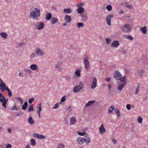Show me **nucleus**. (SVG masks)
Wrapping results in <instances>:
<instances>
[{"mask_svg": "<svg viewBox=\"0 0 148 148\" xmlns=\"http://www.w3.org/2000/svg\"><path fill=\"white\" fill-rule=\"evenodd\" d=\"M85 138H82L80 136L78 137L77 139V143L80 145H82L86 143V144L90 143L91 142V139L89 136L87 134L85 136Z\"/></svg>", "mask_w": 148, "mask_h": 148, "instance_id": "nucleus-1", "label": "nucleus"}, {"mask_svg": "<svg viewBox=\"0 0 148 148\" xmlns=\"http://www.w3.org/2000/svg\"><path fill=\"white\" fill-rule=\"evenodd\" d=\"M40 15V9L35 8L30 12V16L34 19L36 20L39 17Z\"/></svg>", "mask_w": 148, "mask_h": 148, "instance_id": "nucleus-2", "label": "nucleus"}, {"mask_svg": "<svg viewBox=\"0 0 148 148\" xmlns=\"http://www.w3.org/2000/svg\"><path fill=\"white\" fill-rule=\"evenodd\" d=\"M0 90L1 91L6 90L8 96L11 97L12 96V93L8 87L3 82V81L0 79Z\"/></svg>", "mask_w": 148, "mask_h": 148, "instance_id": "nucleus-3", "label": "nucleus"}, {"mask_svg": "<svg viewBox=\"0 0 148 148\" xmlns=\"http://www.w3.org/2000/svg\"><path fill=\"white\" fill-rule=\"evenodd\" d=\"M8 100L2 93L0 92V102L2 103V106L5 108H6V105Z\"/></svg>", "mask_w": 148, "mask_h": 148, "instance_id": "nucleus-4", "label": "nucleus"}, {"mask_svg": "<svg viewBox=\"0 0 148 148\" xmlns=\"http://www.w3.org/2000/svg\"><path fill=\"white\" fill-rule=\"evenodd\" d=\"M89 56L87 54H85L83 58V61L85 68L86 69H88L90 67V62L88 60Z\"/></svg>", "mask_w": 148, "mask_h": 148, "instance_id": "nucleus-5", "label": "nucleus"}, {"mask_svg": "<svg viewBox=\"0 0 148 148\" xmlns=\"http://www.w3.org/2000/svg\"><path fill=\"white\" fill-rule=\"evenodd\" d=\"M122 31L124 32H129L132 30V28L130 25L125 24L121 27Z\"/></svg>", "mask_w": 148, "mask_h": 148, "instance_id": "nucleus-6", "label": "nucleus"}, {"mask_svg": "<svg viewBox=\"0 0 148 148\" xmlns=\"http://www.w3.org/2000/svg\"><path fill=\"white\" fill-rule=\"evenodd\" d=\"M34 27L38 30H40L43 29L44 27V24L42 22H37L34 24Z\"/></svg>", "mask_w": 148, "mask_h": 148, "instance_id": "nucleus-7", "label": "nucleus"}, {"mask_svg": "<svg viewBox=\"0 0 148 148\" xmlns=\"http://www.w3.org/2000/svg\"><path fill=\"white\" fill-rule=\"evenodd\" d=\"M35 53L37 56H43L44 55V51L39 48L36 49Z\"/></svg>", "mask_w": 148, "mask_h": 148, "instance_id": "nucleus-8", "label": "nucleus"}, {"mask_svg": "<svg viewBox=\"0 0 148 148\" xmlns=\"http://www.w3.org/2000/svg\"><path fill=\"white\" fill-rule=\"evenodd\" d=\"M114 17L113 14H110L107 16L106 18V21L107 24L109 26L111 25V18Z\"/></svg>", "mask_w": 148, "mask_h": 148, "instance_id": "nucleus-9", "label": "nucleus"}, {"mask_svg": "<svg viewBox=\"0 0 148 148\" xmlns=\"http://www.w3.org/2000/svg\"><path fill=\"white\" fill-rule=\"evenodd\" d=\"M122 77L121 73L118 71H116L114 73V77L116 79L119 80Z\"/></svg>", "mask_w": 148, "mask_h": 148, "instance_id": "nucleus-10", "label": "nucleus"}, {"mask_svg": "<svg viewBox=\"0 0 148 148\" xmlns=\"http://www.w3.org/2000/svg\"><path fill=\"white\" fill-rule=\"evenodd\" d=\"M97 86V79L96 77H94L93 79L92 83L91 88L92 89L95 88Z\"/></svg>", "mask_w": 148, "mask_h": 148, "instance_id": "nucleus-11", "label": "nucleus"}, {"mask_svg": "<svg viewBox=\"0 0 148 148\" xmlns=\"http://www.w3.org/2000/svg\"><path fill=\"white\" fill-rule=\"evenodd\" d=\"M119 41L117 40H114L112 43L111 46L113 48H117L119 45Z\"/></svg>", "mask_w": 148, "mask_h": 148, "instance_id": "nucleus-12", "label": "nucleus"}, {"mask_svg": "<svg viewBox=\"0 0 148 148\" xmlns=\"http://www.w3.org/2000/svg\"><path fill=\"white\" fill-rule=\"evenodd\" d=\"M33 136L34 137L38 139H45V136L42 135H39L38 133H34L33 134Z\"/></svg>", "mask_w": 148, "mask_h": 148, "instance_id": "nucleus-13", "label": "nucleus"}, {"mask_svg": "<svg viewBox=\"0 0 148 148\" xmlns=\"http://www.w3.org/2000/svg\"><path fill=\"white\" fill-rule=\"evenodd\" d=\"M126 84V83L125 82L119 84L117 87L118 90L119 91H121Z\"/></svg>", "mask_w": 148, "mask_h": 148, "instance_id": "nucleus-14", "label": "nucleus"}, {"mask_svg": "<svg viewBox=\"0 0 148 148\" xmlns=\"http://www.w3.org/2000/svg\"><path fill=\"white\" fill-rule=\"evenodd\" d=\"M62 63L61 62H58L56 64L55 68L58 71H60L62 69Z\"/></svg>", "mask_w": 148, "mask_h": 148, "instance_id": "nucleus-15", "label": "nucleus"}, {"mask_svg": "<svg viewBox=\"0 0 148 148\" xmlns=\"http://www.w3.org/2000/svg\"><path fill=\"white\" fill-rule=\"evenodd\" d=\"M64 20L68 23H70L71 21V17L68 15H66L65 16Z\"/></svg>", "mask_w": 148, "mask_h": 148, "instance_id": "nucleus-16", "label": "nucleus"}, {"mask_svg": "<svg viewBox=\"0 0 148 148\" xmlns=\"http://www.w3.org/2000/svg\"><path fill=\"white\" fill-rule=\"evenodd\" d=\"M41 105L42 103H40L38 104V106L37 107V108L38 109V116L39 118H40L41 116L40 115V111H41Z\"/></svg>", "mask_w": 148, "mask_h": 148, "instance_id": "nucleus-17", "label": "nucleus"}, {"mask_svg": "<svg viewBox=\"0 0 148 148\" xmlns=\"http://www.w3.org/2000/svg\"><path fill=\"white\" fill-rule=\"evenodd\" d=\"M100 132L101 134H102L106 132V129L104 128L103 124H101L99 128Z\"/></svg>", "mask_w": 148, "mask_h": 148, "instance_id": "nucleus-18", "label": "nucleus"}, {"mask_svg": "<svg viewBox=\"0 0 148 148\" xmlns=\"http://www.w3.org/2000/svg\"><path fill=\"white\" fill-rule=\"evenodd\" d=\"M30 69L33 71L36 70L38 69V67L36 64H32L29 66Z\"/></svg>", "mask_w": 148, "mask_h": 148, "instance_id": "nucleus-19", "label": "nucleus"}, {"mask_svg": "<svg viewBox=\"0 0 148 148\" xmlns=\"http://www.w3.org/2000/svg\"><path fill=\"white\" fill-rule=\"evenodd\" d=\"M70 124L71 125H74L76 122V120L75 118L74 117H72L71 118L70 120Z\"/></svg>", "mask_w": 148, "mask_h": 148, "instance_id": "nucleus-20", "label": "nucleus"}, {"mask_svg": "<svg viewBox=\"0 0 148 148\" xmlns=\"http://www.w3.org/2000/svg\"><path fill=\"white\" fill-rule=\"evenodd\" d=\"M58 21V19L56 17H53L51 19V23L52 24H54Z\"/></svg>", "mask_w": 148, "mask_h": 148, "instance_id": "nucleus-21", "label": "nucleus"}, {"mask_svg": "<svg viewBox=\"0 0 148 148\" xmlns=\"http://www.w3.org/2000/svg\"><path fill=\"white\" fill-rule=\"evenodd\" d=\"M77 12L80 14H82L84 11V9L83 8H78L77 9Z\"/></svg>", "mask_w": 148, "mask_h": 148, "instance_id": "nucleus-22", "label": "nucleus"}, {"mask_svg": "<svg viewBox=\"0 0 148 148\" xmlns=\"http://www.w3.org/2000/svg\"><path fill=\"white\" fill-rule=\"evenodd\" d=\"M95 102V101L94 100L90 101H88V103H87L85 104V107L86 108L88 106H90L93 103Z\"/></svg>", "mask_w": 148, "mask_h": 148, "instance_id": "nucleus-23", "label": "nucleus"}, {"mask_svg": "<svg viewBox=\"0 0 148 148\" xmlns=\"http://www.w3.org/2000/svg\"><path fill=\"white\" fill-rule=\"evenodd\" d=\"M81 89L78 86H77L74 88L73 91L74 92L76 93L79 92Z\"/></svg>", "mask_w": 148, "mask_h": 148, "instance_id": "nucleus-24", "label": "nucleus"}, {"mask_svg": "<svg viewBox=\"0 0 148 148\" xmlns=\"http://www.w3.org/2000/svg\"><path fill=\"white\" fill-rule=\"evenodd\" d=\"M80 73V71L79 69H76V71L75 72V75L78 77H79L81 76Z\"/></svg>", "mask_w": 148, "mask_h": 148, "instance_id": "nucleus-25", "label": "nucleus"}, {"mask_svg": "<svg viewBox=\"0 0 148 148\" xmlns=\"http://www.w3.org/2000/svg\"><path fill=\"white\" fill-rule=\"evenodd\" d=\"M141 31L142 33L144 34H146L147 33V27L146 26H144L141 29Z\"/></svg>", "mask_w": 148, "mask_h": 148, "instance_id": "nucleus-26", "label": "nucleus"}, {"mask_svg": "<svg viewBox=\"0 0 148 148\" xmlns=\"http://www.w3.org/2000/svg\"><path fill=\"white\" fill-rule=\"evenodd\" d=\"M52 17V15L50 13H48L47 14L46 16V19L47 20H49L51 19Z\"/></svg>", "mask_w": 148, "mask_h": 148, "instance_id": "nucleus-27", "label": "nucleus"}, {"mask_svg": "<svg viewBox=\"0 0 148 148\" xmlns=\"http://www.w3.org/2000/svg\"><path fill=\"white\" fill-rule=\"evenodd\" d=\"M0 35L4 38H6L8 36L7 34L5 32L0 33Z\"/></svg>", "mask_w": 148, "mask_h": 148, "instance_id": "nucleus-28", "label": "nucleus"}, {"mask_svg": "<svg viewBox=\"0 0 148 148\" xmlns=\"http://www.w3.org/2000/svg\"><path fill=\"white\" fill-rule=\"evenodd\" d=\"M28 106V103L27 101H25L24 103V104L22 106V109L24 110H25L27 108Z\"/></svg>", "mask_w": 148, "mask_h": 148, "instance_id": "nucleus-29", "label": "nucleus"}, {"mask_svg": "<svg viewBox=\"0 0 148 148\" xmlns=\"http://www.w3.org/2000/svg\"><path fill=\"white\" fill-rule=\"evenodd\" d=\"M78 86L79 88L81 89L84 88V84L82 81H80L79 82V85Z\"/></svg>", "mask_w": 148, "mask_h": 148, "instance_id": "nucleus-30", "label": "nucleus"}, {"mask_svg": "<svg viewBox=\"0 0 148 148\" xmlns=\"http://www.w3.org/2000/svg\"><path fill=\"white\" fill-rule=\"evenodd\" d=\"M114 107L113 105L112 106L110 107L108 109V113L110 114L112 112V111L114 110Z\"/></svg>", "mask_w": 148, "mask_h": 148, "instance_id": "nucleus-31", "label": "nucleus"}, {"mask_svg": "<svg viewBox=\"0 0 148 148\" xmlns=\"http://www.w3.org/2000/svg\"><path fill=\"white\" fill-rule=\"evenodd\" d=\"M28 121L29 123L31 125L34 124V120L32 119L31 117H30L28 120Z\"/></svg>", "mask_w": 148, "mask_h": 148, "instance_id": "nucleus-32", "label": "nucleus"}, {"mask_svg": "<svg viewBox=\"0 0 148 148\" xmlns=\"http://www.w3.org/2000/svg\"><path fill=\"white\" fill-rule=\"evenodd\" d=\"M34 110V109L33 108V104H32L29 107L28 109V111L29 112H30L32 111H33Z\"/></svg>", "mask_w": 148, "mask_h": 148, "instance_id": "nucleus-33", "label": "nucleus"}, {"mask_svg": "<svg viewBox=\"0 0 148 148\" xmlns=\"http://www.w3.org/2000/svg\"><path fill=\"white\" fill-rule=\"evenodd\" d=\"M63 11L64 12L68 13H70L71 12V10L70 8L64 9Z\"/></svg>", "mask_w": 148, "mask_h": 148, "instance_id": "nucleus-34", "label": "nucleus"}, {"mask_svg": "<svg viewBox=\"0 0 148 148\" xmlns=\"http://www.w3.org/2000/svg\"><path fill=\"white\" fill-rule=\"evenodd\" d=\"M119 80H120L121 82H123V83L125 82L126 84L127 83L126 79L125 76H123L122 77H121V79H119Z\"/></svg>", "mask_w": 148, "mask_h": 148, "instance_id": "nucleus-35", "label": "nucleus"}, {"mask_svg": "<svg viewBox=\"0 0 148 148\" xmlns=\"http://www.w3.org/2000/svg\"><path fill=\"white\" fill-rule=\"evenodd\" d=\"M83 5L84 3L82 2L78 3L77 4V6L78 8H82V7L83 6Z\"/></svg>", "mask_w": 148, "mask_h": 148, "instance_id": "nucleus-36", "label": "nucleus"}, {"mask_svg": "<svg viewBox=\"0 0 148 148\" xmlns=\"http://www.w3.org/2000/svg\"><path fill=\"white\" fill-rule=\"evenodd\" d=\"M31 145L34 146L36 145V142L35 140L33 139H32L31 140Z\"/></svg>", "mask_w": 148, "mask_h": 148, "instance_id": "nucleus-37", "label": "nucleus"}, {"mask_svg": "<svg viewBox=\"0 0 148 148\" xmlns=\"http://www.w3.org/2000/svg\"><path fill=\"white\" fill-rule=\"evenodd\" d=\"M77 26L78 28L81 27H83L84 26V24L82 23H77Z\"/></svg>", "mask_w": 148, "mask_h": 148, "instance_id": "nucleus-38", "label": "nucleus"}, {"mask_svg": "<svg viewBox=\"0 0 148 148\" xmlns=\"http://www.w3.org/2000/svg\"><path fill=\"white\" fill-rule=\"evenodd\" d=\"M65 147V145L64 144L60 143L58 145L57 148H63Z\"/></svg>", "mask_w": 148, "mask_h": 148, "instance_id": "nucleus-39", "label": "nucleus"}, {"mask_svg": "<svg viewBox=\"0 0 148 148\" xmlns=\"http://www.w3.org/2000/svg\"><path fill=\"white\" fill-rule=\"evenodd\" d=\"M106 43L108 45L111 42V39L110 38H106Z\"/></svg>", "mask_w": 148, "mask_h": 148, "instance_id": "nucleus-40", "label": "nucleus"}, {"mask_svg": "<svg viewBox=\"0 0 148 148\" xmlns=\"http://www.w3.org/2000/svg\"><path fill=\"white\" fill-rule=\"evenodd\" d=\"M140 86L139 84H138L136 88V89L135 93L136 94H137L139 92V88Z\"/></svg>", "mask_w": 148, "mask_h": 148, "instance_id": "nucleus-41", "label": "nucleus"}, {"mask_svg": "<svg viewBox=\"0 0 148 148\" xmlns=\"http://www.w3.org/2000/svg\"><path fill=\"white\" fill-rule=\"evenodd\" d=\"M106 9L108 11H110L112 9V7L110 5H108L106 7Z\"/></svg>", "mask_w": 148, "mask_h": 148, "instance_id": "nucleus-42", "label": "nucleus"}, {"mask_svg": "<svg viewBox=\"0 0 148 148\" xmlns=\"http://www.w3.org/2000/svg\"><path fill=\"white\" fill-rule=\"evenodd\" d=\"M81 16L83 18H86L87 16V14L86 13L82 14H81Z\"/></svg>", "mask_w": 148, "mask_h": 148, "instance_id": "nucleus-43", "label": "nucleus"}, {"mask_svg": "<svg viewBox=\"0 0 148 148\" xmlns=\"http://www.w3.org/2000/svg\"><path fill=\"white\" fill-rule=\"evenodd\" d=\"M77 133L79 135L81 136L84 135L86 134V132H85L81 133L79 132H77Z\"/></svg>", "mask_w": 148, "mask_h": 148, "instance_id": "nucleus-44", "label": "nucleus"}, {"mask_svg": "<svg viewBox=\"0 0 148 148\" xmlns=\"http://www.w3.org/2000/svg\"><path fill=\"white\" fill-rule=\"evenodd\" d=\"M66 99V96H63L62 98H61V102H64Z\"/></svg>", "mask_w": 148, "mask_h": 148, "instance_id": "nucleus-45", "label": "nucleus"}, {"mask_svg": "<svg viewBox=\"0 0 148 148\" xmlns=\"http://www.w3.org/2000/svg\"><path fill=\"white\" fill-rule=\"evenodd\" d=\"M59 107V104L58 103H56L54 106L53 108V109H57Z\"/></svg>", "mask_w": 148, "mask_h": 148, "instance_id": "nucleus-46", "label": "nucleus"}, {"mask_svg": "<svg viewBox=\"0 0 148 148\" xmlns=\"http://www.w3.org/2000/svg\"><path fill=\"white\" fill-rule=\"evenodd\" d=\"M138 123H141L142 122V118L141 117H139L138 118Z\"/></svg>", "mask_w": 148, "mask_h": 148, "instance_id": "nucleus-47", "label": "nucleus"}, {"mask_svg": "<svg viewBox=\"0 0 148 148\" xmlns=\"http://www.w3.org/2000/svg\"><path fill=\"white\" fill-rule=\"evenodd\" d=\"M127 38L130 40H132L133 38L130 35H127L126 36Z\"/></svg>", "mask_w": 148, "mask_h": 148, "instance_id": "nucleus-48", "label": "nucleus"}, {"mask_svg": "<svg viewBox=\"0 0 148 148\" xmlns=\"http://www.w3.org/2000/svg\"><path fill=\"white\" fill-rule=\"evenodd\" d=\"M16 99L17 100L19 101L22 104L23 102V100L21 99L19 97H18L16 98Z\"/></svg>", "mask_w": 148, "mask_h": 148, "instance_id": "nucleus-49", "label": "nucleus"}, {"mask_svg": "<svg viewBox=\"0 0 148 148\" xmlns=\"http://www.w3.org/2000/svg\"><path fill=\"white\" fill-rule=\"evenodd\" d=\"M126 7L128 9H133V7L132 5H126Z\"/></svg>", "mask_w": 148, "mask_h": 148, "instance_id": "nucleus-50", "label": "nucleus"}, {"mask_svg": "<svg viewBox=\"0 0 148 148\" xmlns=\"http://www.w3.org/2000/svg\"><path fill=\"white\" fill-rule=\"evenodd\" d=\"M34 100V99L33 98H32L29 99L28 101V102L29 103H32Z\"/></svg>", "mask_w": 148, "mask_h": 148, "instance_id": "nucleus-51", "label": "nucleus"}, {"mask_svg": "<svg viewBox=\"0 0 148 148\" xmlns=\"http://www.w3.org/2000/svg\"><path fill=\"white\" fill-rule=\"evenodd\" d=\"M143 73V70L141 69L139 71L138 74L140 75H141Z\"/></svg>", "mask_w": 148, "mask_h": 148, "instance_id": "nucleus-52", "label": "nucleus"}, {"mask_svg": "<svg viewBox=\"0 0 148 148\" xmlns=\"http://www.w3.org/2000/svg\"><path fill=\"white\" fill-rule=\"evenodd\" d=\"M25 71L26 72H27L28 73H32V71L31 70L29 69H25Z\"/></svg>", "mask_w": 148, "mask_h": 148, "instance_id": "nucleus-53", "label": "nucleus"}, {"mask_svg": "<svg viewBox=\"0 0 148 148\" xmlns=\"http://www.w3.org/2000/svg\"><path fill=\"white\" fill-rule=\"evenodd\" d=\"M126 107L127 109L128 110H130V108H131L130 105L129 104H127L126 105Z\"/></svg>", "mask_w": 148, "mask_h": 148, "instance_id": "nucleus-54", "label": "nucleus"}, {"mask_svg": "<svg viewBox=\"0 0 148 148\" xmlns=\"http://www.w3.org/2000/svg\"><path fill=\"white\" fill-rule=\"evenodd\" d=\"M36 54L34 53H32L31 54L30 57L32 58H34L36 56Z\"/></svg>", "mask_w": 148, "mask_h": 148, "instance_id": "nucleus-55", "label": "nucleus"}, {"mask_svg": "<svg viewBox=\"0 0 148 148\" xmlns=\"http://www.w3.org/2000/svg\"><path fill=\"white\" fill-rule=\"evenodd\" d=\"M19 75L21 77H23L24 76V75L23 74V73L21 72H19Z\"/></svg>", "mask_w": 148, "mask_h": 148, "instance_id": "nucleus-56", "label": "nucleus"}, {"mask_svg": "<svg viewBox=\"0 0 148 148\" xmlns=\"http://www.w3.org/2000/svg\"><path fill=\"white\" fill-rule=\"evenodd\" d=\"M111 77H108L107 78H105V80L107 82L110 81L111 80Z\"/></svg>", "mask_w": 148, "mask_h": 148, "instance_id": "nucleus-57", "label": "nucleus"}, {"mask_svg": "<svg viewBox=\"0 0 148 148\" xmlns=\"http://www.w3.org/2000/svg\"><path fill=\"white\" fill-rule=\"evenodd\" d=\"M114 110L116 113H117L120 112L119 110L117 108H115Z\"/></svg>", "mask_w": 148, "mask_h": 148, "instance_id": "nucleus-58", "label": "nucleus"}, {"mask_svg": "<svg viewBox=\"0 0 148 148\" xmlns=\"http://www.w3.org/2000/svg\"><path fill=\"white\" fill-rule=\"evenodd\" d=\"M12 145L11 144H8L6 146V148H11Z\"/></svg>", "mask_w": 148, "mask_h": 148, "instance_id": "nucleus-59", "label": "nucleus"}, {"mask_svg": "<svg viewBox=\"0 0 148 148\" xmlns=\"http://www.w3.org/2000/svg\"><path fill=\"white\" fill-rule=\"evenodd\" d=\"M67 110H69L70 112L72 111V109L71 108V106H69V108H68Z\"/></svg>", "mask_w": 148, "mask_h": 148, "instance_id": "nucleus-60", "label": "nucleus"}, {"mask_svg": "<svg viewBox=\"0 0 148 148\" xmlns=\"http://www.w3.org/2000/svg\"><path fill=\"white\" fill-rule=\"evenodd\" d=\"M120 14H123L124 11L123 10H121L119 12Z\"/></svg>", "mask_w": 148, "mask_h": 148, "instance_id": "nucleus-61", "label": "nucleus"}, {"mask_svg": "<svg viewBox=\"0 0 148 148\" xmlns=\"http://www.w3.org/2000/svg\"><path fill=\"white\" fill-rule=\"evenodd\" d=\"M12 110H17V108H16V106H14L13 107Z\"/></svg>", "mask_w": 148, "mask_h": 148, "instance_id": "nucleus-62", "label": "nucleus"}, {"mask_svg": "<svg viewBox=\"0 0 148 148\" xmlns=\"http://www.w3.org/2000/svg\"><path fill=\"white\" fill-rule=\"evenodd\" d=\"M112 142L114 144H115L116 143V141L115 139H113L112 140Z\"/></svg>", "mask_w": 148, "mask_h": 148, "instance_id": "nucleus-63", "label": "nucleus"}, {"mask_svg": "<svg viewBox=\"0 0 148 148\" xmlns=\"http://www.w3.org/2000/svg\"><path fill=\"white\" fill-rule=\"evenodd\" d=\"M108 88L109 89H110L111 88V87H112V86L111 85H110V84H108Z\"/></svg>", "mask_w": 148, "mask_h": 148, "instance_id": "nucleus-64", "label": "nucleus"}]
</instances>
